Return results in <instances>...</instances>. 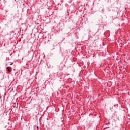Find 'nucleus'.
Returning <instances> with one entry per match:
<instances>
[{"mask_svg": "<svg viewBox=\"0 0 130 130\" xmlns=\"http://www.w3.org/2000/svg\"><path fill=\"white\" fill-rule=\"evenodd\" d=\"M37 128H38V129L39 128V127H38V126H37Z\"/></svg>", "mask_w": 130, "mask_h": 130, "instance_id": "2", "label": "nucleus"}, {"mask_svg": "<svg viewBox=\"0 0 130 130\" xmlns=\"http://www.w3.org/2000/svg\"><path fill=\"white\" fill-rule=\"evenodd\" d=\"M7 69L8 70V72H11V70H10V68H9V67L7 68Z\"/></svg>", "mask_w": 130, "mask_h": 130, "instance_id": "1", "label": "nucleus"}]
</instances>
